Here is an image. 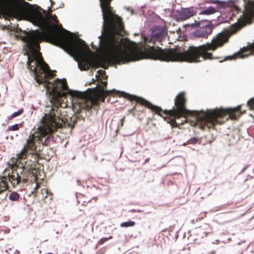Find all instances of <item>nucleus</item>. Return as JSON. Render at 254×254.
Here are the masks:
<instances>
[{
	"label": "nucleus",
	"instance_id": "f257e3e1",
	"mask_svg": "<svg viewBox=\"0 0 254 254\" xmlns=\"http://www.w3.org/2000/svg\"><path fill=\"white\" fill-rule=\"evenodd\" d=\"M104 19V30L100 39V48L104 55L98 61L85 58L78 63L81 70L90 67L107 68L110 64H120L135 61L142 58L164 62H200L204 60L220 59L213 57L210 51H215L228 41L230 35L227 32L219 33L210 43L197 47L190 46L187 51L180 52L177 49H163L155 47L157 40L153 37H145L143 45L144 52H139L135 47L124 42L121 36L124 32V24L121 17L117 15L111 6L112 0H99Z\"/></svg>",
	"mask_w": 254,
	"mask_h": 254
},
{
	"label": "nucleus",
	"instance_id": "f03ea898",
	"mask_svg": "<svg viewBox=\"0 0 254 254\" xmlns=\"http://www.w3.org/2000/svg\"><path fill=\"white\" fill-rule=\"evenodd\" d=\"M58 22L57 16L51 14L38 26L41 31L38 29L30 31L24 37L30 52V55H28L27 65L39 84H50L48 79L55 75L39 51L41 42L46 41L59 46L71 56L81 55L84 48L88 47L82 40L73 39V33L63 28L61 24L58 29Z\"/></svg>",
	"mask_w": 254,
	"mask_h": 254
},
{
	"label": "nucleus",
	"instance_id": "7ed1b4c3",
	"mask_svg": "<svg viewBox=\"0 0 254 254\" xmlns=\"http://www.w3.org/2000/svg\"><path fill=\"white\" fill-rule=\"evenodd\" d=\"M125 97L129 101H134L163 117L173 127H178L176 119L184 118L186 122H190L191 126H197L204 130L206 127L209 129L216 125L222 124L229 119L237 120L246 113V110H242V105L232 108H220L207 110L206 111H190L186 107L187 99L184 92L177 95L174 100L175 108L170 110H163L161 107L153 105L141 97L129 94H126Z\"/></svg>",
	"mask_w": 254,
	"mask_h": 254
},
{
	"label": "nucleus",
	"instance_id": "20e7f679",
	"mask_svg": "<svg viewBox=\"0 0 254 254\" xmlns=\"http://www.w3.org/2000/svg\"><path fill=\"white\" fill-rule=\"evenodd\" d=\"M51 15L40 7L34 8L28 2H16L10 5L0 6V18L6 20L15 18L18 20H26L39 26Z\"/></svg>",
	"mask_w": 254,
	"mask_h": 254
},
{
	"label": "nucleus",
	"instance_id": "39448f33",
	"mask_svg": "<svg viewBox=\"0 0 254 254\" xmlns=\"http://www.w3.org/2000/svg\"><path fill=\"white\" fill-rule=\"evenodd\" d=\"M56 111L53 110L49 114H45L43 121V125L38 127V131L36 134L33 133L29 136L26 143L24 145L21 151L16 155V162L22 163L28 156L27 153L37 152L36 142L40 143L42 141V135L55 130L59 128H62L65 125L61 117L55 119Z\"/></svg>",
	"mask_w": 254,
	"mask_h": 254
},
{
	"label": "nucleus",
	"instance_id": "423d86ee",
	"mask_svg": "<svg viewBox=\"0 0 254 254\" xmlns=\"http://www.w3.org/2000/svg\"><path fill=\"white\" fill-rule=\"evenodd\" d=\"M12 163L8 164V167L5 169L3 172V176L5 177L6 181L10 184L12 187L15 188L21 183L25 184L27 183L29 178H33L34 182H37V178L33 173L34 168L29 165H26L22 161L19 163L16 162V158H11ZM40 187V185L36 182L34 191Z\"/></svg>",
	"mask_w": 254,
	"mask_h": 254
},
{
	"label": "nucleus",
	"instance_id": "0eeeda50",
	"mask_svg": "<svg viewBox=\"0 0 254 254\" xmlns=\"http://www.w3.org/2000/svg\"><path fill=\"white\" fill-rule=\"evenodd\" d=\"M115 90H106L104 87L100 86L99 90L94 96L79 91H71L70 95L72 97L77 98L79 104V108L82 109L89 110L94 106L99 105V102H104L107 96L113 95L117 93Z\"/></svg>",
	"mask_w": 254,
	"mask_h": 254
},
{
	"label": "nucleus",
	"instance_id": "6e6552de",
	"mask_svg": "<svg viewBox=\"0 0 254 254\" xmlns=\"http://www.w3.org/2000/svg\"><path fill=\"white\" fill-rule=\"evenodd\" d=\"M48 85L51 86L52 91L56 95V96L53 95L51 98V101L53 103V106L48 114L51 113L53 110L57 111L56 112L57 114L55 117L56 120L58 117H61L63 124L65 125L66 118H65V115L64 114V109L61 108V103L59 98L65 96L66 93L64 91L68 90L66 81L65 80L57 79L53 83L50 82Z\"/></svg>",
	"mask_w": 254,
	"mask_h": 254
},
{
	"label": "nucleus",
	"instance_id": "1a4fd4ad",
	"mask_svg": "<svg viewBox=\"0 0 254 254\" xmlns=\"http://www.w3.org/2000/svg\"><path fill=\"white\" fill-rule=\"evenodd\" d=\"M254 55V42L250 44L246 47L241 49L239 52L235 53L233 56L226 57L224 59L220 61L222 62L226 60H235L237 58H244L250 55Z\"/></svg>",
	"mask_w": 254,
	"mask_h": 254
},
{
	"label": "nucleus",
	"instance_id": "9d476101",
	"mask_svg": "<svg viewBox=\"0 0 254 254\" xmlns=\"http://www.w3.org/2000/svg\"><path fill=\"white\" fill-rule=\"evenodd\" d=\"M210 2L216 4L219 9L232 7L233 15H234L235 13H238L241 11V9L237 6L235 5L232 1L211 0Z\"/></svg>",
	"mask_w": 254,
	"mask_h": 254
},
{
	"label": "nucleus",
	"instance_id": "9b49d317",
	"mask_svg": "<svg viewBox=\"0 0 254 254\" xmlns=\"http://www.w3.org/2000/svg\"><path fill=\"white\" fill-rule=\"evenodd\" d=\"M242 16L246 20H249L254 16V1L245 2V9Z\"/></svg>",
	"mask_w": 254,
	"mask_h": 254
},
{
	"label": "nucleus",
	"instance_id": "f8f14e48",
	"mask_svg": "<svg viewBox=\"0 0 254 254\" xmlns=\"http://www.w3.org/2000/svg\"><path fill=\"white\" fill-rule=\"evenodd\" d=\"M213 27L210 25H207L194 31L193 36L198 38H206L212 32Z\"/></svg>",
	"mask_w": 254,
	"mask_h": 254
},
{
	"label": "nucleus",
	"instance_id": "ddd939ff",
	"mask_svg": "<svg viewBox=\"0 0 254 254\" xmlns=\"http://www.w3.org/2000/svg\"><path fill=\"white\" fill-rule=\"evenodd\" d=\"M27 155L28 156L24 160H22L23 163L26 165L27 161L25 160L29 159L31 162L30 164L27 165H29V167L31 165V167H33L32 166H35L36 164H38L39 156L37 152H30L29 153H27Z\"/></svg>",
	"mask_w": 254,
	"mask_h": 254
},
{
	"label": "nucleus",
	"instance_id": "4468645a",
	"mask_svg": "<svg viewBox=\"0 0 254 254\" xmlns=\"http://www.w3.org/2000/svg\"><path fill=\"white\" fill-rule=\"evenodd\" d=\"M167 32L165 29L162 27H157L153 31V37L161 42L162 40L166 37Z\"/></svg>",
	"mask_w": 254,
	"mask_h": 254
},
{
	"label": "nucleus",
	"instance_id": "2eb2a0df",
	"mask_svg": "<svg viewBox=\"0 0 254 254\" xmlns=\"http://www.w3.org/2000/svg\"><path fill=\"white\" fill-rule=\"evenodd\" d=\"M196 9L194 7H190L182 10L180 13V18L182 20L189 19L196 14Z\"/></svg>",
	"mask_w": 254,
	"mask_h": 254
},
{
	"label": "nucleus",
	"instance_id": "dca6fc26",
	"mask_svg": "<svg viewBox=\"0 0 254 254\" xmlns=\"http://www.w3.org/2000/svg\"><path fill=\"white\" fill-rule=\"evenodd\" d=\"M5 177H0V204L3 201L5 196L2 195V193L5 191L8 187L7 182L6 181Z\"/></svg>",
	"mask_w": 254,
	"mask_h": 254
},
{
	"label": "nucleus",
	"instance_id": "f3484780",
	"mask_svg": "<svg viewBox=\"0 0 254 254\" xmlns=\"http://www.w3.org/2000/svg\"><path fill=\"white\" fill-rule=\"evenodd\" d=\"M35 195L40 197L43 200H45L46 198H49L50 200L52 198V193L45 188L42 189L39 194L37 193V194H35Z\"/></svg>",
	"mask_w": 254,
	"mask_h": 254
},
{
	"label": "nucleus",
	"instance_id": "a211bd4d",
	"mask_svg": "<svg viewBox=\"0 0 254 254\" xmlns=\"http://www.w3.org/2000/svg\"><path fill=\"white\" fill-rule=\"evenodd\" d=\"M2 254H12L14 252L13 247H10L9 245H6L2 247L0 249Z\"/></svg>",
	"mask_w": 254,
	"mask_h": 254
},
{
	"label": "nucleus",
	"instance_id": "6ab92c4d",
	"mask_svg": "<svg viewBox=\"0 0 254 254\" xmlns=\"http://www.w3.org/2000/svg\"><path fill=\"white\" fill-rule=\"evenodd\" d=\"M216 12V9L212 6H210V7H209L207 8L206 9L202 10L200 12V14H205V15H210V14H214Z\"/></svg>",
	"mask_w": 254,
	"mask_h": 254
},
{
	"label": "nucleus",
	"instance_id": "aec40b11",
	"mask_svg": "<svg viewBox=\"0 0 254 254\" xmlns=\"http://www.w3.org/2000/svg\"><path fill=\"white\" fill-rule=\"evenodd\" d=\"M19 197L20 195L17 192L13 191L10 193L8 197L10 200L17 201L19 198Z\"/></svg>",
	"mask_w": 254,
	"mask_h": 254
},
{
	"label": "nucleus",
	"instance_id": "412c9836",
	"mask_svg": "<svg viewBox=\"0 0 254 254\" xmlns=\"http://www.w3.org/2000/svg\"><path fill=\"white\" fill-rule=\"evenodd\" d=\"M135 225V222L134 221H127V222H122L120 224V226L121 227H133Z\"/></svg>",
	"mask_w": 254,
	"mask_h": 254
},
{
	"label": "nucleus",
	"instance_id": "4be33fe9",
	"mask_svg": "<svg viewBox=\"0 0 254 254\" xmlns=\"http://www.w3.org/2000/svg\"><path fill=\"white\" fill-rule=\"evenodd\" d=\"M57 130V129L55 130H53L51 132H48L46 134H45V135H42V140H43V138L47 135L49 133H53L54 132H55V131H56ZM42 143L43 145H48L49 143V136H47L46 138H45V139L44 140H42V141H40V143Z\"/></svg>",
	"mask_w": 254,
	"mask_h": 254
},
{
	"label": "nucleus",
	"instance_id": "5701e85b",
	"mask_svg": "<svg viewBox=\"0 0 254 254\" xmlns=\"http://www.w3.org/2000/svg\"><path fill=\"white\" fill-rule=\"evenodd\" d=\"M20 127H22V125H20V124H15L13 126L8 127V130L9 131L18 130Z\"/></svg>",
	"mask_w": 254,
	"mask_h": 254
},
{
	"label": "nucleus",
	"instance_id": "b1692460",
	"mask_svg": "<svg viewBox=\"0 0 254 254\" xmlns=\"http://www.w3.org/2000/svg\"><path fill=\"white\" fill-rule=\"evenodd\" d=\"M137 106H134L132 109L131 110V112L134 115H140L143 112V111H139L138 112L137 111Z\"/></svg>",
	"mask_w": 254,
	"mask_h": 254
},
{
	"label": "nucleus",
	"instance_id": "393cba45",
	"mask_svg": "<svg viewBox=\"0 0 254 254\" xmlns=\"http://www.w3.org/2000/svg\"><path fill=\"white\" fill-rule=\"evenodd\" d=\"M23 112V109H20L17 112L13 113L10 117L9 119H12L20 115Z\"/></svg>",
	"mask_w": 254,
	"mask_h": 254
},
{
	"label": "nucleus",
	"instance_id": "a878e982",
	"mask_svg": "<svg viewBox=\"0 0 254 254\" xmlns=\"http://www.w3.org/2000/svg\"><path fill=\"white\" fill-rule=\"evenodd\" d=\"M198 141V139L197 138L192 137L187 141V144H195Z\"/></svg>",
	"mask_w": 254,
	"mask_h": 254
},
{
	"label": "nucleus",
	"instance_id": "bb28decb",
	"mask_svg": "<svg viewBox=\"0 0 254 254\" xmlns=\"http://www.w3.org/2000/svg\"><path fill=\"white\" fill-rule=\"evenodd\" d=\"M112 237H110L109 239L111 238ZM109 238H101L98 242L97 246H100L103 245L105 242H106Z\"/></svg>",
	"mask_w": 254,
	"mask_h": 254
},
{
	"label": "nucleus",
	"instance_id": "cd10ccee",
	"mask_svg": "<svg viewBox=\"0 0 254 254\" xmlns=\"http://www.w3.org/2000/svg\"><path fill=\"white\" fill-rule=\"evenodd\" d=\"M125 120V117L124 116L120 121L121 127H122L123 126Z\"/></svg>",
	"mask_w": 254,
	"mask_h": 254
},
{
	"label": "nucleus",
	"instance_id": "c85d7f7f",
	"mask_svg": "<svg viewBox=\"0 0 254 254\" xmlns=\"http://www.w3.org/2000/svg\"><path fill=\"white\" fill-rule=\"evenodd\" d=\"M101 84H102L104 87H106L107 85V81H102L101 82Z\"/></svg>",
	"mask_w": 254,
	"mask_h": 254
},
{
	"label": "nucleus",
	"instance_id": "c756f323",
	"mask_svg": "<svg viewBox=\"0 0 254 254\" xmlns=\"http://www.w3.org/2000/svg\"><path fill=\"white\" fill-rule=\"evenodd\" d=\"M142 211L140 210H135V209H132L131 210L129 211V212H141Z\"/></svg>",
	"mask_w": 254,
	"mask_h": 254
},
{
	"label": "nucleus",
	"instance_id": "7c9ffc66",
	"mask_svg": "<svg viewBox=\"0 0 254 254\" xmlns=\"http://www.w3.org/2000/svg\"><path fill=\"white\" fill-rule=\"evenodd\" d=\"M98 72L99 73V74H101V75L105 73V71L104 70H98Z\"/></svg>",
	"mask_w": 254,
	"mask_h": 254
},
{
	"label": "nucleus",
	"instance_id": "2f4dec72",
	"mask_svg": "<svg viewBox=\"0 0 254 254\" xmlns=\"http://www.w3.org/2000/svg\"><path fill=\"white\" fill-rule=\"evenodd\" d=\"M12 254H20L19 252L17 250H14V252Z\"/></svg>",
	"mask_w": 254,
	"mask_h": 254
},
{
	"label": "nucleus",
	"instance_id": "473e14b6",
	"mask_svg": "<svg viewBox=\"0 0 254 254\" xmlns=\"http://www.w3.org/2000/svg\"><path fill=\"white\" fill-rule=\"evenodd\" d=\"M55 2L53 1L51 2V6H53Z\"/></svg>",
	"mask_w": 254,
	"mask_h": 254
},
{
	"label": "nucleus",
	"instance_id": "72a5a7b5",
	"mask_svg": "<svg viewBox=\"0 0 254 254\" xmlns=\"http://www.w3.org/2000/svg\"><path fill=\"white\" fill-rule=\"evenodd\" d=\"M93 199H94L95 202H96L97 201V197L93 198Z\"/></svg>",
	"mask_w": 254,
	"mask_h": 254
},
{
	"label": "nucleus",
	"instance_id": "f704fd0d",
	"mask_svg": "<svg viewBox=\"0 0 254 254\" xmlns=\"http://www.w3.org/2000/svg\"><path fill=\"white\" fill-rule=\"evenodd\" d=\"M49 9L50 12H51L52 11V10L51 9V7H49Z\"/></svg>",
	"mask_w": 254,
	"mask_h": 254
},
{
	"label": "nucleus",
	"instance_id": "c9c22d12",
	"mask_svg": "<svg viewBox=\"0 0 254 254\" xmlns=\"http://www.w3.org/2000/svg\"><path fill=\"white\" fill-rule=\"evenodd\" d=\"M84 203H85V201H84ZM84 205H87V204H85L84 203L83 204Z\"/></svg>",
	"mask_w": 254,
	"mask_h": 254
},
{
	"label": "nucleus",
	"instance_id": "e433bc0d",
	"mask_svg": "<svg viewBox=\"0 0 254 254\" xmlns=\"http://www.w3.org/2000/svg\"><path fill=\"white\" fill-rule=\"evenodd\" d=\"M91 202V200H89L88 202H87V203H89V202Z\"/></svg>",
	"mask_w": 254,
	"mask_h": 254
},
{
	"label": "nucleus",
	"instance_id": "4c0bfd02",
	"mask_svg": "<svg viewBox=\"0 0 254 254\" xmlns=\"http://www.w3.org/2000/svg\"><path fill=\"white\" fill-rule=\"evenodd\" d=\"M50 2H51L52 1H53L52 0H49Z\"/></svg>",
	"mask_w": 254,
	"mask_h": 254
}]
</instances>
